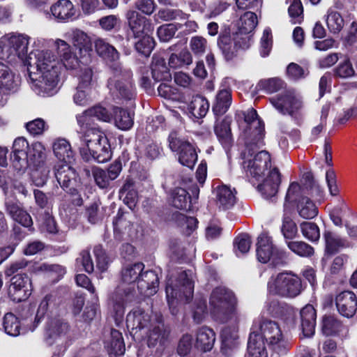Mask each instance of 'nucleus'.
I'll return each mask as SVG.
<instances>
[{
  "label": "nucleus",
  "mask_w": 357,
  "mask_h": 357,
  "mask_svg": "<svg viewBox=\"0 0 357 357\" xmlns=\"http://www.w3.org/2000/svg\"><path fill=\"white\" fill-rule=\"evenodd\" d=\"M209 306L213 318L227 324L221 332V350L225 355L230 356L238 346L240 314L236 310V299L230 290L217 287L211 293Z\"/></svg>",
  "instance_id": "1"
},
{
  "label": "nucleus",
  "mask_w": 357,
  "mask_h": 357,
  "mask_svg": "<svg viewBox=\"0 0 357 357\" xmlns=\"http://www.w3.org/2000/svg\"><path fill=\"white\" fill-rule=\"evenodd\" d=\"M26 59L22 62L27 66L31 89L43 96L56 94L59 91L61 65L54 53L35 50L26 54Z\"/></svg>",
  "instance_id": "2"
},
{
  "label": "nucleus",
  "mask_w": 357,
  "mask_h": 357,
  "mask_svg": "<svg viewBox=\"0 0 357 357\" xmlns=\"http://www.w3.org/2000/svg\"><path fill=\"white\" fill-rule=\"evenodd\" d=\"M144 268L142 263H137L126 266L121 271V282L108 301L109 312L117 324L122 321L126 305L132 302L136 296V284Z\"/></svg>",
  "instance_id": "3"
},
{
  "label": "nucleus",
  "mask_w": 357,
  "mask_h": 357,
  "mask_svg": "<svg viewBox=\"0 0 357 357\" xmlns=\"http://www.w3.org/2000/svg\"><path fill=\"white\" fill-rule=\"evenodd\" d=\"M45 151L40 142H34L29 146L24 138H17L13 145V167L17 172H24L29 166H38L45 157Z\"/></svg>",
  "instance_id": "4"
},
{
  "label": "nucleus",
  "mask_w": 357,
  "mask_h": 357,
  "mask_svg": "<svg viewBox=\"0 0 357 357\" xmlns=\"http://www.w3.org/2000/svg\"><path fill=\"white\" fill-rule=\"evenodd\" d=\"M80 153L86 160L92 156L98 162H107L112 158L110 144L103 131L91 128L79 137Z\"/></svg>",
  "instance_id": "5"
},
{
  "label": "nucleus",
  "mask_w": 357,
  "mask_h": 357,
  "mask_svg": "<svg viewBox=\"0 0 357 357\" xmlns=\"http://www.w3.org/2000/svg\"><path fill=\"white\" fill-rule=\"evenodd\" d=\"M250 335H257L258 337L266 341L268 345L278 354H284L288 349L289 344L285 340L278 324L274 321L258 317L253 321Z\"/></svg>",
  "instance_id": "6"
},
{
  "label": "nucleus",
  "mask_w": 357,
  "mask_h": 357,
  "mask_svg": "<svg viewBox=\"0 0 357 357\" xmlns=\"http://www.w3.org/2000/svg\"><path fill=\"white\" fill-rule=\"evenodd\" d=\"M194 284L191 275L185 271L179 273L176 280L169 279L166 286V296L172 314H176L177 307L188 303L193 296Z\"/></svg>",
  "instance_id": "7"
},
{
  "label": "nucleus",
  "mask_w": 357,
  "mask_h": 357,
  "mask_svg": "<svg viewBox=\"0 0 357 357\" xmlns=\"http://www.w3.org/2000/svg\"><path fill=\"white\" fill-rule=\"evenodd\" d=\"M30 37L26 34L17 33L6 35L0 38V59H6L10 63L18 60L27 61L26 54L28 52Z\"/></svg>",
  "instance_id": "8"
},
{
  "label": "nucleus",
  "mask_w": 357,
  "mask_h": 357,
  "mask_svg": "<svg viewBox=\"0 0 357 357\" xmlns=\"http://www.w3.org/2000/svg\"><path fill=\"white\" fill-rule=\"evenodd\" d=\"M243 167L248 176L257 181L264 174L265 170L271 167V158L268 152L261 151L256 153L252 146H247L242 153Z\"/></svg>",
  "instance_id": "9"
},
{
  "label": "nucleus",
  "mask_w": 357,
  "mask_h": 357,
  "mask_svg": "<svg viewBox=\"0 0 357 357\" xmlns=\"http://www.w3.org/2000/svg\"><path fill=\"white\" fill-rule=\"evenodd\" d=\"M267 289L273 295L295 297L301 291V281L298 276L291 273H281L271 278Z\"/></svg>",
  "instance_id": "10"
},
{
  "label": "nucleus",
  "mask_w": 357,
  "mask_h": 357,
  "mask_svg": "<svg viewBox=\"0 0 357 357\" xmlns=\"http://www.w3.org/2000/svg\"><path fill=\"white\" fill-rule=\"evenodd\" d=\"M113 76L108 80L111 93L117 98L130 100L134 98L135 89L130 80L131 72L123 69L120 64L112 66Z\"/></svg>",
  "instance_id": "11"
},
{
  "label": "nucleus",
  "mask_w": 357,
  "mask_h": 357,
  "mask_svg": "<svg viewBox=\"0 0 357 357\" xmlns=\"http://www.w3.org/2000/svg\"><path fill=\"white\" fill-rule=\"evenodd\" d=\"M72 335L69 324L62 319H53L47 328V342L56 344L61 351H64L71 340Z\"/></svg>",
  "instance_id": "12"
},
{
  "label": "nucleus",
  "mask_w": 357,
  "mask_h": 357,
  "mask_svg": "<svg viewBox=\"0 0 357 357\" xmlns=\"http://www.w3.org/2000/svg\"><path fill=\"white\" fill-rule=\"evenodd\" d=\"M270 102L280 113L295 118L303 107L301 98L292 89L287 90L275 98H271Z\"/></svg>",
  "instance_id": "13"
},
{
  "label": "nucleus",
  "mask_w": 357,
  "mask_h": 357,
  "mask_svg": "<svg viewBox=\"0 0 357 357\" xmlns=\"http://www.w3.org/2000/svg\"><path fill=\"white\" fill-rule=\"evenodd\" d=\"M169 146L172 151L177 152L178 161L183 165L192 169L197 160V153L195 147L188 142L177 137L176 132L169 136Z\"/></svg>",
  "instance_id": "14"
},
{
  "label": "nucleus",
  "mask_w": 357,
  "mask_h": 357,
  "mask_svg": "<svg viewBox=\"0 0 357 357\" xmlns=\"http://www.w3.org/2000/svg\"><path fill=\"white\" fill-rule=\"evenodd\" d=\"M256 252L259 261L264 264L269 261L278 264L283 257V253L273 245L272 238L266 233L258 236Z\"/></svg>",
  "instance_id": "15"
},
{
  "label": "nucleus",
  "mask_w": 357,
  "mask_h": 357,
  "mask_svg": "<svg viewBox=\"0 0 357 357\" xmlns=\"http://www.w3.org/2000/svg\"><path fill=\"white\" fill-rule=\"evenodd\" d=\"M153 324L150 314L139 307H134L126 317L127 328L133 335L144 331L147 333Z\"/></svg>",
  "instance_id": "16"
},
{
  "label": "nucleus",
  "mask_w": 357,
  "mask_h": 357,
  "mask_svg": "<svg viewBox=\"0 0 357 357\" xmlns=\"http://www.w3.org/2000/svg\"><path fill=\"white\" fill-rule=\"evenodd\" d=\"M32 293L30 278L26 274H17L12 277L8 288V294L15 302L26 300Z\"/></svg>",
  "instance_id": "17"
},
{
  "label": "nucleus",
  "mask_w": 357,
  "mask_h": 357,
  "mask_svg": "<svg viewBox=\"0 0 357 357\" xmlns=\"http://www.w3.org/2000/svg\"><path fill=\"white\" fill-rule=\"evenodd\" d=\"M126 17L130 30L135 38L152 33L153 26L151 22L137 11L129 10L126 13Z\"/></svg>",
  "instance_id": "18"
},
{
  "label": "nucleus",
  "mask_w": 357,
  "mask_h": 357,
  "mask_svg": "<svg viewBox=\"0 0 357 357\" xmlns=\"http://www.w3.org/2000/svg\"><path fill=\"white\" fill-rule=\"evenodd\" d=\"M17 86L18 83L13 71L0 61V107L7 102L8 92L16 91Z\"/></svg>",
  "instance_id": "19"
},
{
  "label": "nucleus",
  "mask_w": 357,
  "mask_h": 357,
  "mask_svg": "<svg viewBox=\"0 0 357 357\" xmlns=\"http://www.w3.org/2000/svg\"><path fill=\"white\" fill-rule=\"evenodd\" d=\"M62 164L55 167V176L60 186L63 189L69 188L72 193L76 191L75 187L78 183L75 170L69 165Z\"/></svg>",
  "instance_id": "20"
},
{
  "label": "nucleus",
  "mask_w": 357,
  "mask_h": 357,
  "mask_svg": "<svg viewBox=\"0 0 357 357\" xmlns=\"http://www.w3.org/2000/svg\"><path fill=\"white\" fill-rule=\"evenodd\" d=\"M263 313L280 318L284 321L291 320L294 317V310L291 307L280 303L277 299L271 298H268L266 301Z\"/></svg>",
  "instance_id": "21"
},
{
  "label": "nucleus",
  "mask_w": 357,
  "mask_h": 357,
  "mask_svg": "<svg viewBox=\"0 0 357 357\" xmlns=\"http://www.w3.org/2000/svg\"><path fill=\"white\" fill-rule=\"evenodd\" d=\"M337 310L342 316L352 317L357 310V297L350 291H344L339 294L335 298Z\"/></svg>",
  "instance_id": "22"
},
{
  "label": "nucleus",
  "mask_w": 357,
  "mask_h": 357,
  "mask_svg": "<svg viewBox=\"0 0 357 357\" xmlns=\"http://www.w3.org/2000/svg\"><path fill=\"white\" fill-rule=\"evenodd\" d=\"M69 34L73 46L78 50L80 59L86 61L92 51L91 38L80 29H74Z\"/></svg>",
  "instance_id": "23"
},
{
  "label": "nucleus",
  "mask_w": 357,
  "mask_h": 357,
  "mask_svg": "<svg viewBox=\"0 0 357 357\" xmlns=\"http://www.w3.org/2000/svg\"><path fill=\"white\" fill-rule=\"evenodd\" d=\"M54 43L57 53L64 67L66 69L76 68L79 66L81 59H79L73 52L70 45L61 39H56Z\"/></svg>",
  "instance_id": "24"
},
{
  "label": "nucleus",
  "mask_w": 357,
  "mask_h": 357,
  "mask_svg": "<svg viewBox=\"0 0 357 357\" xmlns=\"http://www.w3.org/2000/svg\"><path fill=\"white\" fill-rule=\"evenodd\" d=\"M159 278L156 273L147 271L142 272L137 287L140 294L151 296L157 292Z\"/></svg>",
  "instance_id": "25"
},
{
  "label": "nucleus",
  "mask_w": 357,
  "mask_h": 357,
  "mask_svg": "<svg viewBox=\"0 0 357 357\" xmlns=\"http://www.w3.org/2000/svg\"><path fill=\"white\" fill-rule=\"evenodd\" d=\"M281 181L279 170L274 167L269 171L267 177L261 184L258 185V190L266 199L274 197L278 191Z\"/></svg>",
  "instance_id": "26"
},
{
  "label": "nucleus",
  "mask_w": 357,
  "mask_h": 357,
  "mask_svg": "<svg viewBox=\"0 0 357 357\" xmlns=\"http://www.w3.org/2000/svg\"><path fill=\"white\" fill-rule=\"evenodd\" d=\"M230 123L231 119L225 116L221 120L218 119L214 126L215 133L225 150H229L233 143Z\"/></svg>",
  "instance_id": "27"
},
{
  "label": "nucleus",
  "mask_w": 357,
  "mask_h": 357,
  "mask_svg": "<svg viewBox=\"0 0 357 357\" xmlns=\"http://www.w3.org/2000/svg\"><path fill=\"white\" fill-rule=\"evenodd\" d=\"M52 16L61 22L72 19L76 13V9L70 0H59L50 7Z\"/></svg>",
  "instance_id": "28"
},
{
  "label": "nucleus",
  "mask_w": 357,
  "mask_h": 357,
  "mask_svg": "<svg viewBox=\"0 0 357 357\" xmlns=\"http://www.w3.org/2000/svg\"><path fill=\"white\" fill-rule=\"evenodd\" d=\"M324 239L325 241V252L328 255H334L350 246V243L346 238L342 237L333 231H325Z\"/></svg>",
  "instance_id": "29"
},
{
  "label": "nucleus",
  "mask_w": 357,
  "mask_h": 357,
  "mask_svg": "<svg viewBox=\"0 0 357 357\" xmlns=\"http://www.w3.org/2000/svg\"><path fill=\"white\" fill-rule=\"evenodd\" d=\"M316 311L312 305H306L301 310V328L303 335L311 337L315 331Z\"/></svg>",
  "instance_id": "30"
},
{
  "label": "nucleus",
  "mask_w": 357,
  "mask_h": 357,
  "mask_svg": "<svg viewBox=\"0 0 357 357\" xmlns=\"http://www.w3.org/2000/svg\"><path fill=\"white\" fill-rule=\"evenodd\" d=\"M306 191H310L308 194L312 196L321 192L319 186L313 180L306 181L303 187L297 183H292L288 188L286 199L294 201L298 196L306 194Z\"/></svg>",
  "instance_id": "31"
},
{
  "label": "nucleus",
  "mask_w": 357,
  "mask_h": 357,
  "mask_svg": "<svg viewBox=\"0 0 357 357\" xmlns=\"http://www.w3.org/2000/svg\"><path fill=\"white\" fill-rule=\"evenodd\" d=\"M236 191L227 185L218 186L215 189L216 204L220 209L227 210L236 203Z\"/></svg>",
  "instance_id": "32"
},
{
  "label": "nucleus",
  "mask_w": 357,
  "mask_h": 357,
  "mask_svg": "<svg viewBox=\"0 0 357 357\" xmlns=\"http://www.w3.org/2000/svg\"><path fill=\"white\" fill-rule=\"evenodd\" d=\"M147 337L149 347H155L157 344H162L165 341L167 334L164 330L163 325L157 321L153 323L152 326L149 327V331H143L139 334V337Z\"/></svg>",
  "instance_id": "33"
},
{
  "label": "nucleus",
  "mask_w": 357,
  "mask_h": 357,
  "mask_svg": "<svg viewBox=\"0 0 357 357\" xmlns=\"http://www.w3.org/2000/svg\"><path fill=\"white\" fill-rule=\"evenodd\" d=\"M53 153L55 157L63 162V164L70 163L74 159V152L68 141L59 138L52 144Z\"/></svg>",
  "instance_id": "34"
},
{
  "label": "nucleus",
  "mask_w": 357,
  "mask_h": 357,
  "mask_svg": "<svg viewBox=\"0 0 357 357\" xmlns=\"http://www.w3.org/2000/svg\"><path fill=\"white\" fill-rule=\"evenodd\" d=\"M151 68L153 79L155 82L168 81L171 79L172 75L163 56L158 54L154 55L153 56Z\"/></svg>",
  "instance_id": "35"
},
{
  "label": "nucleus",
  "mask_w": 357,
  "mask_h": 357,
  "mask_svg": "<svg viewBox=\"0 0 357 357\" xmlns=\"http://www.w3.org/2000/svg\"><path fill=\"white\" fill-rule=\"evenodd\" d=\"M215 340L213 331L206 326L199 328L196 333L195 347L204 352L210 351Z\"/></svg>",
  "instance_id": "36"
},
{
  "label": "nucleus",
  "mask_w": 357,
  "mask_h": 357,
  "mask_svg": "<svg viewBox=\"0 0 357 357\" xmlns=\"http://www.w3.org/2000/svg\"><path fill=\"white\" fill-rule=\"evenodd\" d=\"M322 330L326 335H337L342 337H347L349 335V328L333 317L324 318Z\"/></svg>",
  "instance_id": "37"
},
{
  "label": "nucleus",
  "mask_w": 357,
  "mask_h": 357,
  "mask_svg": "<svg viewBox=\"0 0 357 357\" xmlns=\"http://www.w3.org/2000/svg\"><path fill=\"white\" fill-rule=\"evenodd\" d=\"M95 50L102 59L114 61L119 58V54L116 48L103 38H97L94 41Z\"/></svg>",
  "instance_id": "38"
},
{
  "label": "nucleus",
  "mask_w": 357,
  "mask_h": 357,
  "mask_svg": "<svg viewBox=\"0 0 357 357\" xmlns=\"http://www.w3.org/2000/svg\"><path fill=\"white\" fill-rule=\"evenodd\" d=\"M208 109V100L201 96H193L187 107L188 113L197 119L205 116Z\"/></svg>",
  "instance_id": "39"
},
{
  "label": "nucleus",
  "mask_w": 357,
  "mask_h": 357,
  "mask_svg": "<svg viewBox=\"0 0 357 357\" xmlns=\"http://www.w3.org/2000/svg\"><path fill=\"white\" fill-rule=\"evenodd\" d=\"M6 211L15 222L25 227H31L33 224L31 217L26 211L20 208L18 205L13 203H7Z\"/></svg>",
  "instance_id": "40"
},
{
  "label": "nucleus",
  "mask_w": 357,
  "mask_h": 357,
  "mask_svg": "<svg viewBox=\"0 0 357 357\" xmlns=\"http://www.w3.org/2000/svg\"><path fill=\"white\" fill-rule=\"evenodd\" d=\"M231 103V93L230 89L220 90L216 96L215 102L213 106L215 115H222L229 109Z\"/></svg>",
  "instance_id": "41"
},
{
  "label": "nucleus",
  "mask_w": 357,
  "mask_h": 357,
  "mask_svg": "<svg viewBox=\"0 0 357 357\" xmlns=\"http://www.w3.org/2000/svg\"><path fill=\"white\" fill-rule=\"evenodd\" d=\"M108 352L115 356H121L126 348L121 333L116 329H112L110 339L106 342Z\"/></svg>",
  "instance_id": "42"
},
{
  "label": "nucleus",
  "mask_w": 357,
  "mask_h": 357,
  "mask_svg": "<svg viewBox=\"0 0 357 357\" xmlns=\"http://www.w3.org/2000/svg\"><path fill=\"white\" fill-rule=\"evenodd\" d=\"M218 44L227 60L231 59L238 50V43H236L234 34L233 38L225 34L221 35L219 37Z\"/></svg>",
  "instance_id": "43"
},
{
  "label": "nucleus",
  "mask_w": 357,
  "mask_h": 357,
  "mask_svg": "<svg viewBox=\"0 0 357 357\" xmlns=\"http://www.w3.org/2000/svg\"><path fill=\"white\" fill-rule=\"evenodd\" d=\"M246 357H268L264 342L257 335L250 334Z\"/></svg>",
  "instance_id": "44"
},
{
  "label": "nucleus",
  "mask_w": 357,
  "mask_h": 357,
  "mask_svg": "<svg viewBox=\"0 0 357 357\" xmlns=\"http://www.w3.org/2000/svg\"><path fill=\"white\" fill-rule=\"evenodd\" d=\"M286 87L285 82L278 77L262 79L256 86L258 91H264L266 93H273Z\"/></svg>",
  "instance_id": "45"
},
{
  "label": "nucleus",
  "mask_w": 357,
  "mask_h": 357,
  "mask_svg": "<svg viewBox=\"0 0 357 357\" xmlns=\"http://www.w3.org/2000/svg\"><path fill=\"white\" fill-rule=\"evenodd\" d=\"M297 211L304 219H312L318 214V208L315 204L308 197H303L297 204Z\"/></svg>",
  "instance_id": "46"
},
{
  "label": "nucleus",
  "mask_w": 357,
  "mask_h": 357,
  "mask_svg": "<svg viewBox=\"0 0 357 357\" xmlns=\"http://www.w3.org/2000/svg\"><path fill=\"white\" fill-rule=\"evenodd\" d=\"M114 123L121 130H129L133 125L132 114L128 111L120 107L114 108Z\"/></svg>",
  "instance_id": "47"
},
{
  "label": "nucleus",
  "mask_w": 357,
  "mask_h": 357,
  "mask_svg": "<svg viewBox=\"0 0 357 357\" xmlns=\"http://www.w3.org/2000/svg\"><path fill=\"white\" fill-rule=\"evenodd\" d=\"M172 204L178 209H190L191 200L188 192L182 188L174 189L172 193Z\"/></svg>",
  "instance_id": "48"
},
{
  "label": "nucleus",
  "mask_w": 357,
  "mask_h": 357,
  "mask_svg": "<svg viewBox=\"0 0 357 357\" xmlns=\"http://www.w3.org/2000/svg\"><path fill=\"white\" fill-rule=\"evenodd\" d=\"M3 328L6 334L17 337L23 330L18 318L13 313H6L3 317Z\"/></svg>",
  "instance_id": "49"
},
{
  "label": "nucleus",
  "mask_w": 357,
  "mask_h": 357,
  "mask_svg": "<svg viewBox=\"0 0 357 357\" xmlns=\"http://www.w3.org/2000/svg\"><path fill=\"white\" fill-rule=\"evenodd\" d=\"M258 23L257 15L248 11L241 16L238 22V29L245 33H251Z\"/></svg>",
  "instance_id": "50"
},
{
  "label": "nucleus",
  "mask_w": 357,
  "mask_h": 357,
  "mask_svg": "<svg viewBox=\"0 0 357 357\" xmlns=\"http://www.w3.org/2000/svg\"><path fill=\"white\" fill-rule=\"evenodd\" d=\"M326 24L331 33H338L344 27V21L337 11L328 10L326 15Z\"/></svg>",
  "instance_id": "51"
},
{
  "label": "nucleus",
  "mask_w": 357,
  "mask_h": 357,
  "mask_svg": "<svg viewBox=\"0 0 357 357\" xmlns=\"http://www.w3.org/2000/svg\"><path fill=\"white\" fill-rule=\"evenodd\" d=\"M281 232L285 238L286 242L289 241V240L295 238L298 234L296 224L286 212H284L282 219Z\"/></svg>",
  "instance_id": "52"
},
{
  "label": "nucleus",
  "mask_w": 357,
  "mask_h": 357,
  "mask_svg": "<svg viewBox=\"0 0 357 357\" xmlns=\"http://www.w3.org/2000/svg\"><path fill=\"white\" fill-rule=\"evenodd\" d=\"M93 119L92 114L89 112V109L76 115V121L78 126V130H77L78 137L86 133L91 128H96L95 127H91Z\"/></svg>",
  "instance_id": "53"
},
{
  "label": "nucleus",
  "mask_w": 357,
  "mask_h": 357,
  "mask_svg": "<svg viewBox=\"0 0 357 357\" xmlns=\"http://www.w3.org/2000/svg\"><path fill=\"white\" fill-rule=\"evenodd\" d=\"M192 62L191 54L187 50H183L177 54H172L169 58V66L173 68L190 65Z\"/></svg>",
  "instance_id": "54"
},
{
  "label": "nucleus",
  "mask_w": 357,
  "mask_h": 357,
  "mask_svg": "<svg viewBox=\"0 0 357 357\" xmlns=\"http://www.w3.org/2000/svg\"><path fill=\"white\" fill-rule=\"evenodd\" d=\"M139 38V40L135 43L136 50L146 56H149L155 46L153 38L151 34H146Z\"/></svg>",
  "instance_id": "55"
},
{
  "label": "nucleus",
  "mask_w": 357,
  "mask_h": 357,
  "mask_svg": "<svg viewBox=\"0 0 357 357\" xmlns=\"http://www.w3.org/2000/svg\"><path fill=\"white\" fill-rule=\"evenodd\" d=\"M38 270L44 272L49 278L54 280H60L66 273L65 268L59 264H41Z\"/></svg>",
  "instance_id": "56"
},
{
  "label": "nucleus",
  "mask_w": 357,
  "mask_h": 357,
  "mask_svg": "<svg viewBox=\"0 0 357 357\" xmlns=\"http://www.w3.org/2000/svg\"><path fill=\"white\" fill-rule=\"evenodd\" d=\"M78 79L79 83L77 86H79V89H91L96 83L93 79V70L89 67L80 69Z\"/></svg>",
  "instance_id": "57"
},
{
  "label": "nucleus",
  "mask_w": 357,
  "mask_h": 357,
  "mask_svg": "<svg viewBox=\"0 0 357 357\" xmlns=\"http://www.w3.org/2000/svg\"><path fill=\"white\" fill-rule=\"evenodd\" d=\"M288 248L301 257H310L314 253L312 246L303 241H287Z\"/></svg>",
  "instance_id": "58"
},
{
  "label": "nucleus",
  "mask_w": 357,
  "mask_h": 357,
  "mask_svg": "<svg viewBox=\"0 0 357 357\" xmlns=\"http://www.w3.org/2000/svg\"><path fill=\"white\" fill-rule=\"evenodd\" d=\"M244 119L245 123L250 126V129L255 128V134L261 135L262 133L264 126L262 122L258 119L257 113L254 109H249L244 114Z\"/></svg>",
  "instance_id": "59"
},
{
  "label": "nucleus",
  "mask_w": 357,
  "mask_h": 357,
  "mask_svg": "<svg viewBox=\"0 0 357 357\" xmlns=\"http://www.w3.org/2000/svg\"><path fill=\"white\" fill-rule=\"evenodd\" d=\"M234 245L235 253L238 257L240 256V255L247 253L251 246L250 236L247 234H240L235 238Z\"/></svg>",
  "instance_id": "60"
},
{
  "label": "nucleus",
  "mask_w": 357,
  "mask_h": 357,
  "mask_svg": "<svg viewBox=\"0 0 357 357\" xmlns=\"http://www.w3.org/2000/svg\"><path fill=\"white\" fill-rule=\"evenodd\" d=\"M301 230L303 235L311 241H317L319 239V229L314 222H303L301 224Z\"/></svg>",
  "instance_id": "61"
},
{
  "label": "nucleus",
  "mask_w": 357,
  "mask_h": 357,
  "mask_svg": "<svg viewBox=\"0 0 357 357\" xmlns=\"http://www.w3.org/2000/svg\"><path fill=\"white\" fill-rule=\"evenodd\" d=\"M287 2L290 3L288 12L292 23H301L303 19V6L301 1L287 0Z\"/></svg>",
  "instance_id": "62"
},
{
  "label": "nucleus",
  "mask_w": 357,
  "mask_h": 357,
  "mask_svg": "<svg viewBox=\"0 0 357 357\" xmlns=\"http://www.w3.org/2000/svg\"><path fill=\"white\" fill-rule=\"evenodd\" d=\"M336 76L341 78H349L354 75L355 70L350 59L347 58L341 61L335 69Z\"/></svg>",
  "instance_id": "63"
},
{
  "label": "nucleus",
  "mask_w": 357,
  "mask_h": 357,
  "mask_svg": "<svg viewBox=\"0 0 357 357\" xmlns=\"http://www.w3.org/2000/svg\"><path fill=\"white\" fill-rule=\"evenodd\" d=\"M89 112L92 114L93 118L102 122L109 123L112 121L113 117L109 109L101 105H96L89 108Z\"/></svg>",
  "instance_id": "64"
}]
</instances>
